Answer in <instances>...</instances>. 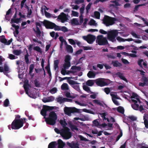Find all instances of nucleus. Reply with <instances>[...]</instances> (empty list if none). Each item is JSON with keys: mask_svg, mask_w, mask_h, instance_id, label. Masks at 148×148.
<instances>
[{"mask_svg": "<svg viewBox=\"0 0 148 148\" xmlns=\"http://www.w3.org/2000/svg\"><path fill=\"white\" fill-rule=\"evenodd\" d=\"M83 89L85 91L89 92L90 91V88L86 85H84L83 86Z\"/></svg>", "mask_w": 148, "mask_h": 148, "instance_id": "obj_49", "label": "nucleus"}, {"mask_svg": "<svg viewBox=\"0 0 148 148\" xmlns=\"http://www.w3.org/2000/svg\"><path fill=\"white\" fill-rule=\"evenodd\" d=\"M23 123L24 121L22 118L15 119L11 124V127L12 129L18 130L23 126Z\"/></svg>", "mask_w": 148, "mask_h": 148, "instance_id": "obj_2", "label": "nucleus"}, {"mask_svg": "<svg viewBox=\"0 0 148 148\" xmlns=\"http://www.w3.org/2000/svg\"><path fill=\"white\" fill-rule=\"evenodd\" d=\"M68 123L72 131H74L75 130L76 131L78 130V129L76 126L73 124L71 123Z\"/></svg>", "mask_w": 148, "mask_h": 148, "instance_id": "obj_23", "label": "nucleus"}, {"mask_svg": "<svg viewBox=\"0 0 148 148\" xmlns=\"http://www.w3.org/2000/svg\"><path fill=\"white\" fill-rule=\"evenodd\" d=\"M79 84V83L78 84ZM78 84L72 85H73L72 86L75 90L78 91L79 92H80V89L79 86L78 85H77Z\"/></svg>", "mask_w": 148, "mask_h": 148, "instance_id": "obj_31", "label": "nucleus"}, {"mask_svg": "<svg viewBox=\"0 0 148 148\" xmlns=\"http://www.w3.org/2000/svg\"><path fill=\"white\" fill-rule=\"evenodd\" d=\"M29 55L28 54L25 55V60L27 64H28L29 63V59H28Z\"/></svg>", "mask_w": 148, "mask_h": 148, "instance_id": "obj_51", "label": "nucleus"}, {"mask_svg": "<svg viewBox=\"0 0 148 148\" xmlns=\"http://www.w3.org/2000/svg\"><path fill=\"white\" fill-rule=\"evenodd\" d=\"M96 42L99 45H104L107 44L108 46H110L107 38L105 37L103 38L102 35H99L97 36Z\"/></svg>", "mask_w": 148, "mask_h": 148, "instance_id": "obj_7", "label": "nucleus"}, {"mask_svg": "<svg viewBox=\"0 0 148 148\" xmlns=\"http://www.w3.org/2000/svg\"><path fill=\"white\" fill-rule=\"evenodd\" d=\"M70 43L72 45H75L76 44L75 42L72 39H69L68 40Z\"/></svg>", "mask_w": 148, "mask_h": 148, "instance_id": "obj_64", "label": "nucleus"}, {"mask_svg": "<svg viewBox=\"0 0 148 148\" xmlns=\"http://www.w3.org/2000/svg\"><path fill=\"white\" fill-rule=\"evenodd\" d=\"M61 89L62 90H67L69 89L68 84L66 83H63L61 86Z\"/></svg>", "mask_w": 148, "mask_h": 148, "instance_id": "obj_25", "label": "nucleus"}, {"mask_svg": "<svg viewBox=\"0 0 148 148\" xmlns=\"http://www.w3.org/2000/svg\"><path fill=\"white\" fill-rule=\"evenodd\" d=\"M99 114L101 116L103 121L106 120V116L107 115V114L106 113L104 112L102 113H99Z\"/></svg>", "mask_w": 148, "mask_h": 148, "instance_id": "obj_43", "label": "nucleus"}, {"mask_svg": "<svg viewBox=\"0 0 148 148\" xmlns=\"http://www.w3.org/2000/svg\"><path fill=\"white\" fill-rule=\"evenodd\" d=\"M60 29V31H62L64 32H67L68 31L67 28H66V27L65 26H63L62 27H61Z\"/></svg>", "mask_w": 148, "mask_h": 148, "instance_id": "obj_53", "label": "nucleus"}, {"mask_svg": "<svg viewBox=\"0 0 148 148\" xmlns=\"http://www.w3.org/2000/svg\"><path fill=\"white\" fill-rule=\"evenodd\" d=\"M59 61L58 60H55L54 61V69L55 70H56L58 68V64L59 63Z\"/></svg>", "mask_w": 148, "mask_h": 148, "instance_id": "obj_36", "label": "nucleus"}, {"mask_svg": "<svg viewBox=\"0 0 148 148\" xmlns=\"http://www.w3.org/2000/svg\"><path fill=\"white\" fill-rule=\"evenodd\" d=\"M93 123L97 127L100 125L97 119L94 120L93 121Z\"/></svg>", "mask_w": 148, "mask_h": 148, "instance_id": "obj_63", "label": "nucleus"}, {"mask_svg": "<svg viewBox=\"0 0 148 148\" xmlns=\"http://www.w3.org/2000/svg\"><path fill=\"white\" fill-rule=\"evenodd\" d=\"M116 75L118 76L121 79L123 80L126 82L128 81L125 76L123 75V74L120 72H118L116 74Z\"/></svg>", "mask_w": 148, "mask_h": 148, "instance_id": "obj_19", "label": "nucleus"}, {"mask_svg": "<svg viewBox=\"0 0 148 148\" xmlns=\"http://www.w3.org/2000/svg\"><path fill=\"white\" fill-rule=\"evenodd\" d=\"M102 21L103 24H105L106 26H108L114 23L116 18H115L105 15Z\"/></svg>", "mask_w": 148, "mask_h": 148, "instance_id": "obj_4", "label": "nucleus"}, {"mask_svg": "<svg viewBox=\"0 0 148 148\" xmlns=\"http://www.w3.org/2000/svg\"><path fill=\"white\" fill-rule=\"evenodd\" d=\"M118 34V32L116 30L109 31L108 33V38L112 42H114L116 41L115 38Z\"/></svg>", "mask_w": 148, "mask_h": 148, "instance_id": "obj_6", "label": "nucleus"}, {"mask_svg": "<svg viewBox=\"0 0 148 148\" xmlns=\"http://www.w3.org/2000/svg\"><path fill=\"white\" fill-rule=\"evenodd\" d=\"M145 5L144 4L138 5L135 6V7L134 8V12H136L137 11L139 7L140 6H142L143 5Z\"/></svg>", "mask_w": 148, "mask_h": 148, "instance_id": "obj_47", "label": "nucleus"}, {"mask_svg": "<svg viewBox=\"0 0 148 148\" xmlns=\"http://www.w3.org/2000/svg\"><path fill=\"white\" fill-rule=\"evenodd\" d=\"M47 111L48 110H47L45 106L44 105L43 106L42 109L41 110L40 114L44 116L43 118L45 119V118H47L46 116H47Z\"/></svg>", "mask_w": 148, "mask_h": 148, "instance_id": "obj_16", "label": "nucleus"}, {"mask_svg": "<svg viewBox=\"0 0 148 148\" xmlns=\"http://www.w3.org/2000/svg\"><path fill=\"white\" fill-rule=\"evenodd\" d=\"M93 102L94 103L97 104L99 105H100L101 106H103V104L101 103L98 100H97V99H95L94 100H93Z\"/></svg>", "mask_w": 148, "mask_h": 148, "instance_id": "obj_42", "label": "nucleus"}, {"mask_svg": "<svg viewBox=\"0 0 148 148\" xmlns=\"http://www.w3.org/2000/svg\"><path fill=\"white\" fill-rule=\"evenodd\" d=\"M87 75L89 78H94L95 76V74L93 71H90L87 73Z\"/></svg>", "mask_w": 148, "mask_h": 148, "instance_id": "obj_27", "label": "nucleus"}, {"mask_svg": "<svg viewBox=\"0 0 148 148\" xmlns=\"http://www.w3.org/2000/svg\"><path fill=\"white\" fill-rule=\"evenodd\" d=\"M9 101L8 99H6L4 101V106L5 107L8 106L9 104Z\"/></svg>", "mask_w": 148, "mask_h": 148, "instance_id": "obj_59", "label": "nucleus"}, {"mask_svg": "<svg viewBox=\"0 0 148 148\" xmlns=\"http://www.w3.org/2000/svg\"><path fill=\"white\" fill-rule=\"evenodd\" d=\"M143 119L144 120V123L145 125L146 128H148V121L146 118V116H143Z\"/></svg>", "mask_w": 148, "mask_h": 148, "instance_id": "obj_40", "label": "nucleus"}, {"mask_svg": "<svg viewBox=\"0 0 148 148\" xmlns=\"http://www.w3.org/2000/svg\"><path fill=\"white\" fill-rule=\"evenodd\" d=\"M71 60V57L69 55H68L66 56L64 60L65 62H70Z\"/></svg>", "mask_w": 148, "mask_h": 148, "instance_id": "obj_54", "label": "nucleus"}, {"mask_svg": "<svg viewBox=\"0 0 148 148\" xmlns=\"http://www.w3.org/2000/svg\"><path fill=\"white\" fill-rule=\"evenodd\" d=\"M83 39L89 44H92L96 39L95 36L91 34H88L87 36H83Z\"/></svg>", "mask_w": 148, "mask_h": 148, "instance_id": "obj_10", "label": "nucleus"}, {"mask_svg": "<svg viewBox=\"0 0 148 148\" xmlns=\"http://www.w3.org/2000/svg\"><path fill=\"white\" fill-rule=\"evenodd\" d=\"M65 98L63 97H59L56 98V100L58 103L60 104L62 103L65 102Z\"/></svg>", "mask_w": 148, "mask_h": 148, "instance_id": "obj_21", "label": "nucleus"}, {"mask_svg": "<svg viewBox=\"0 0 148 148\" xmlns=\"http://www.w3.org/2000/svg\"><path fill=\"white\" fill-rule=\"evenodd\" d=\"M67 145L71 148H77L79 146V145L77 143L72 141L71 143H67Z\"/></svg>", "mask_w": 148, "mask_h": 148, "instance_id": "obj_15", "label": "nucleus"}, {"mask_svg": "<svg viewBox=\"0 0 148 148\" xmlns=\"http://www.w3.org/2000/svg\"><path fill=\"white\" fill-rule=\"evenodd\" d=\"M57 119V116L56 113L52 111L50 112L49 117L45 118V121L47 124L53 125L55 124Z\"/></svg>", "mask_w": 148, "mask_h": 148, "instance_id": "obj_1", "label": "nucleus"}, {"mask_svg": "<svg viewBox=\"0 0 148 148\" xmlns=\"http://www.w3.org/2000/svg\"><path fill=\"white\" fill-rule=\"evenodd\" d=\"M82 7L80 8V12L81 14H83L85 9V5L83 4Z\"/></svg>", "mask_w": 148, "mask_h": 148, "instance_id": "obj_52", "label": "nucleus"}, {"mask_svg": "<svg viewBox=\"0 0 148 148\" xmlns=\"http://www.w3.org/2000/svg\"><path fill=\"white\" fill-rule=\"evenodd\" d=\"M132 108L135 110H138V109L139 105L138 104L134 103L131 104Z\"/></svg>", "mask_w": 148, "mask_h": 148, "instance_id": "obj_39", "label": "nucleus"}, {"mask_svg": "<svg viewBox=\"0 0 148 148\" xmlns=\"http://www.w3.org/2000/svg\"><path fill=\"white\" fill-rule=\"evenodd\" d=\"M71 66L70 62H65L63 64V67L64 69H66Z\"/></svg>", "mask_w": 148, "mask_h": 148, "instance_id": "obj_35", "label": "nucleus"}, {"mask_svg": "<svg viewBox=\"0 0 148 148\" xmlns=\"http://www.w3.org/2000/svg\"><path fill=\"white\" fill-rule=\"evenodd\" d=\"M64 113L69 116H70L71 113H79V110L75 107L65 106L64 109Z\"/></svg>", "mask_w": 148, "mask_h": 148, "instance_id": "obj_5", "label": "nucleus"}, {"mask_svg": "<svg viewBox=\"0 0 148 148\" xmlns=\"http://www.w3.org/2000/svg\"><path fill=\"white\" fill-rule=\"evenodd\" d=\"M96 23L95 21L93 19H91L90 21V22L89 23V25H95Z\"/></svg>", "mask_w": 148, "mask_h": 148, "instance_id": "obj_56", "label": "nucleus"}, {"mask_svg": "<svg viewBox=\"0 0 148 148\" xmlns=\"http://www.w3.org/2000/svg\"><path fill=\"white\" fill-rule=\"evenodd\" d=\"M70 129L65 127L61 130V136L65 139H68L72 136V133L70 131Z\"/></svg>", "mask_w": 148, "mask_h": 148, "instance_id": "obj_3", "label": "nucleus"}, {"mask_svg": "<svg viewBox=\"0 0 148 148\" xmlns=\"http://www.w3.org/2000/svg\"><path fill=\"white\" fill-rule=\"evenodd\" d=\"M59 78L60 79V81H61L65 79L67 80V82L70 85H74L75 84H79L77 82L73 80L70 79L69 77H65L63 78H62L60 77H59Z\"/></svg>", "mask_w": 148, "mask_h": 148, "instance_id": "obj_14", "label": "nucleus"}, {"mask_svg": "<svg viewBox=\"0 0 148 148\" xmlns=\"http://www.w3.org/2000/svg\"><path fill=\"white\" fill-rule=\"evenodd\" d=\"M34 67V64H31L30 65L29 67V73H31L33 71V70Z\"/></svg>", "mask_w": 148, "mask_h": 148, "instance_id": "obj_58", "label": "nucleus"}, {"mask_svg": "<svg viewBox=\"0 0 148 148\" xmlns=\"http://www.w3.org/2000/svg\"><path fill=\"white\" fill-rule=\"evenodd\" d=\"M117 111L120 113L123 114L124 112V110L122 107L119 106L117 108Z\"/></svg>", "mask_w": 148, "mask_h": 148, "instance_id": "obj_32", "label": "nucleus"}, {"mask_svg": "<svg viewBox=\"0 0 148 148\" xmlns=\"http://www.w3.org/2000/svg\"><path fill=\"white\" fill-rule=\"evenodd\" d=\"M53 97L52 96L50 97L48 99L44 98L42 99V101L44 103L49 102L53 101Z\"/></svg>", "mask_w": 148, "mask_h": 148, "instance_id": "obj_26", "label": "nucleus"}, {"mask_svg": "<svg viewBox=\"0 0 148 148\" xmlns=\"http://www.w3.org/2000/svg\"><path fill=\"white\" fill-rule=\"evenodd\" d=\"M53 26V29L55 31H60L61 27L56 25L54 23Z\"/></svg>", "mask_w": 148, "mask_h": 148, "instance_id": "obj_48", "label": "nucleus"}, {"mask_svg": "<svg viewBox=\"0 0 148 148\" xmlns=\"http://www.w3.org/2000/svg\"><path fill=\"white\" fill-rule=\"evenodd\" d=\"M35 25L36 30H35L34 29V31L36 33V36L38 37H40L41 32L38 26H39L40 27H41V24L40 23L37 22L36 23Z\"/></svg>", "mask_w": 148, "mask_h": 148, "instance_id": "obj_13", "label": "nucleus"}, {"mask_svg": "<svg viewBox=\"0 0 148 148\" xmlns=\"http://www.w3.org/2000/svg\"><path fill=\"white\" fill-rule=\"evenodd\" d=\"M94 15L95 18L98 19H99L100 17V14L99 12L95 11L94 12Z\"/></svg>", "mask_w": 148, "mask_h": 148, "instance_id": "obj_41", "label": "nucleus"}, {"mask_svg": "<svg viewBox=\"0 0 148 148\" xmlns=\"http://www.w3.org/2000/svg\"><path fill=\"white\" fill-rule=\"evenodd\" d=\"M66 49L68 52L70 53H72L73 51V49L72 47L70 45H67L66 47Z\"/></svg>", "mask_w": 148, "mask_h": 148, "instance_id": "obj_29", "label": "nucleus"}, {"mask_svg": "<svg viewBox=\"0 0 148 148\" xmlns=\"http://www.w3.org/2000/svg\"><path fill=\"white\" fill-rule=\"evenodd\" d=\"M57 145V143L56 142H51L49 144L48 148H54Z\"/></svg>", "mask_w": 148, "mask_h": 148, "instance_id": "obj_28", "label": "nucleus"}, {"mask_svg": "<svg viewBox=\"0 0 148 148\" xmlns=\"http://www.w3.org/2000/svg\"><path fill=\"white\" fill-rule=\"evenodd\" d=\"M112 64L114 67H120L122 66L121 63L119 62L117 60L112 61Z\"/></svg>", "mask_w": 148, "mask_h": 148, "instance_id": "obj_24", "label": "nucleus"}, {"mask_svg": "<svg viewBox=\"0 0 148 148\" xmlns=\"http://www.w3.org/2000/svg\"><path fill=\"white\" fill-rule=\"evenodd\" d=\"M60 123L64 128L65 127H65L67 125V123L66 121H64L62 120H60Z\"/></svg>", "mask_w": 148, "mask_h": 148, "instance_id": "obj_45", "label": "nucleus"}, {"mask_svg": "<svg viewBox=\"0 0 148 148\" xmlns=\"http://www.w3.org/2000/svg\"><path fill=\"white\" fill-rule=\"evenodd\" d=\"M45 106L48 111L51 110L54 108V107L53 106H50L47 105Z\"/></svg>", "mask_w": 148, "mask_h": 148, "instance_id": "obj_62", "label": "nucleus"}, {"mask_svg": "<svg viewBox=\"0 0 148 148\" xmlns=\"http://www.w3.org/2000/svg\"><path fill=\"white\" fill-rule=\"evenodd\" d=\"M34 83L35 86L37 87H40V83L36 79H35L34 80Z\"/></svg>", "mask_w": 148, "mask_h": 148, "instance_id": "obj_61", "label": "nucleus"}, {"mask_svg": "<svg viewBox=\"0 0 148 148\" xmlns=\"http://www.w3.org/2000/svg\"><path fill=\"white\" fill-rule=\"evenodd\" d=\"M65 96L68 98H74L75 97L73 96H71L70 93L69 92H67L65 94Z\"/></svg>", "mask_w": 148, "mask_h": 148, "instance_id": "obj_60", "label": "nucleus"}, {"mask_svg": "<svg viewBox=\"0 0 148 148\" xmlns=\"http://www.w3.org/2000/svg\"><path fill=\"white\" fill-rule=\"evenodd\" d=\"M68 15L66 14L64 12H62L57 17V19L58 21H60L62 23H64L67 21L68 20Z\"/></svg>", "mask_w": 148, "mask_h": 148, "instance_id": "obj_9", "label": "nucleus"}, {"mask_svg": "<svg viewBox=\"0 0 148 148\" xmlns=\"http://www.w3.org/2000/svg\"><path fill=\"white\" fill-rule=\"evenodd\" d=\"M94 84V81L92 80L89 79L86 82V84L89 86H91Z\"/></svg>", "mask_w": 148, "mask_h": 148, "instance_id": "obj_30", "label": "nucleus"}, {"mask_svg": "<svg viewBox=\"0 0 148 148\" xmlns=\"http://www.w3.org/2000/svg\"><path fill=\"white\" fill-rule=\"evenodd\" d=\"M143 62V59H139L138 61V64L141 68H143V65L142 64V62Z\"/></svg>", "mask_w": 148, "mask_h": 148, "instance_id": "obj_50", "label": "nucleus"}, {"mask_svg": "<svg viewBox=\"0 0 148 148\" xmlns=\"http://www.w3.org/2000/svg\"><path fill=\"white\" fill-rule=\"evenodd\" d=\"M20 21V18H17L15 19H11V21L12 22H13L14 23H19Z\"/></svg>", "mask_w": 148, "mask_h": 148, "instance_id": "obj_57", "label": "nucleus"}, {"mask_svg": "<svg viewBox=\"0 0 148 148\" xmlns=\"http://www.w3.org/2000/svg\"><path fill=\"white\" fill-rule=\"evenodd\" d=\"M10 72V69L8 66L6 64H5L4 65V69L3 73L6 76L8 75V73Z\"/></svg>", "mask_w": 148, "mask_h": 148, "instance_id": "obj_17", "label": "nucleus"}, {"mask_svg": "<svg viewBox=\"0 0 148 148\" xmlns=\"http://www.w3.org/2000/svg\"><path fill=\"white\" fill-rule=\"evenodd\" d=\"M71 69L73 70H77L80 71L81 70V67L80 66H72L71 68Z\"/></svg>", "mask_w": 148, "mask_h": 148, "instance_id": "obj_38", "label": "nucleus"}, {"mask_svg": "<svg viewBox=\"0 0 148 148\" xmlns=\"http://www.w3.org/2000/svg\"><path fill=\"white\" fill-rule=\"evenodd\" d=\"M104 79L100 78L96 80V83L98 86L103 87L105 86H107L110 83V80L109 79H107L106 82H105L104 80Z\"/></svg>", "mask_w": 148, "mask_h": 148, "instance_id": "obj_8", "label": "nucleus"}, {"mask_svg": "<svg viewBox=\"0 0 148 148\" xmlns=\"http://www.w3.org/2000/svg\"><path fill=\"white\" fill-rule=\"evenodd\" d=\"M127 119L128 120H130L133 121H136V120L137 118L134 116L132 115L127 116Z\"/></svg>", "mask_w": 148, "mask_h": 148, "instance_id": "obj_33", "label": "nucleus"}, {"mask_svg": "<svg viewBox=\"0 0 148 148\" xmlns=\"http://www.w3.org/2000/svg\"><path fill=\"white\" fill-rule=\"evenodd\" d=\"M58 148H63L65 145V143L60 139H59L58 141Z\"/></svg>", "mask_w": 148, "mask_h": 148, "instance_id": "obj_20", "label": "nucleus"}, {"mask_svg": "<svg viewBox=\"0 0 148 148\" xmlns=\"http://www.w3.org/2000/svg\"><path fill=\"white\" fill-rule=\"evenodd\" d=\"M57 88L56 87H54L51 89L50 90L49 92L52 94H54L55 93L57 92Z\"/></svg>", "mask_w": 148, "mask_h": 148, "instance_id": "obj_55", "label": "nucleus"}, {"mask_svg": "<svg viewBox=\"0 0 148 148\" xmlns=\"http://www.w3.org/2000/svg\"><path fill=\"white\" fill-rule=\"evenodd\" d=\"M71 23L72 24H74L75 25H80L78 21L76 18H73L71 20Z\"/></svg>", "mask_w": 148, "mask_h": 148, "instance_id": "obj_34", "label": "nucleus"}, {"mask_svg": "<svg viewBox=\"0 0 148 148\" xmlns=\"http://www.w3.org/2000/svg\"><path fill=\"white\" fill-rule=\"evenodd\" d=\"M0 41L1 42L5 44L6 41V39L4 35L0 36Z\"/></svg>", "mask_w": 148, "mask_h": 148, "instance_id": "obj_37", "label": "nucleus"}, {"mask_svg": "<svg viewBox=\"0 0 148 148\" xmlns=\"http://www.w3.org/2000/svg\"><path fill=\"white\" fill-rule=\"evenodd\" d=\"M43 25L47 29H53L54 24V23L51 22L47 20H44L43 21H40Z\"/></svg>", "mask_w": 148, "mask_h": 148, "instance_id": "obj_11", "label": "nucleus"}, {"mask_svg": "<svg viewBox=\"0 0 148 148\" xmlns=\"http://www.w3.org/2000/svg\"><path fill=\"white\" fill-rule=\"evenodd\" d=\"M13 53L16 55L18 56L21 53V51L20 50H14L13 51Z\"/></svg>", "mask_w": 148, "mask_h": 148, "instance_id": "obj_44", "label": "nucleus"}, {"mask_svg": "<svg viewBox=\"0 0 148 148\" xmlns=\"http://www.w3.org/2000/svg\"><path fill=\"white\" fill-rule=\"evenodd\" d=\"M141 81L143 82H139L138 84L139 86L144 87L145 86L148 85V79L145 76H142Z\"/></svg>", "mask_w": 148, "mask_h": 148, "instance_id": "obj_12", "label": "nucleus"}, {"mask_svg": "<svg viewBox=\"0 0 148 148\" xmlns=\"http://www.w3.org/2000/svg\"><path fill=\"white\" fill-rule=\"evenodd\" d=\"M29 85L28 84H24L23 86L25 90V92L26 93L27 95L30 97H32L30 96L29 94Z\"/></svg>", "mask_w": 148, "mask_h": 148, "instance_id": "obj_22", "label": "nucleus"}, {"mask_svg": "<svg viewBox=\"0 0 148 148\" xmlns=\"http://www.w3.org/2000/svg\"><path fill=\"white\" fill-rule=\"evenodd\" d=\"M33 49L34 50H35L38 52H40L41 53H42V51L41 48L38 46H36L34 47Z\"/></svg>", "mask_w": 148, "mask_h": 148, "instance_id": "obj_46", "label": "nucleus"}, {"mask_svg": "<svg viewBox=\"0 0 148 148\" xmlns=\"http://www.w3.org/2000/svg\"><path fill=\"white\" fill-rule=\"evenodd\" d=\"M111 95L112 97V100L114 103L117 106H119V103H118L117 101L115 99H119V97H118L117 96L114 94H111Z\"/></svg>", "mask_w": 148, "mask_h": 148, "instance_id": "obj_18", "label": "nucleus"}]
</instances>
